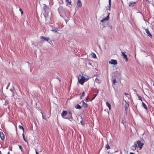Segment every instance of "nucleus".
<instances>
[{
    "label": "nucleus",
    "mask_w": 154,
    "mask_h": 154,
    "mask_svg": "<svg viewBox=\"0 0 154 154\" xmlns=\"http://www.w3.org/2000/svg\"><path fill=\"white\" fill-rule=\"evenodd\" d=\"M85 78L84 76H82V78L79 80V82L82 85L85 82Z\"/></svg>",
    "instance_id": "5"
},
{
    "label": "nucleus",
    "mask_w": 154,
    "mask_h": 154,
    "mask_svg": "<svg viewBox=\"0 0 154 154\" xmlns=\"http://www.w3.org/2000/svg\"><path fill=\"white\" fill-rule=\"evenodd\" d=\"M18 146H19L20 149L21 150V151H22L23 148L22 147V146L20 145H18Z\"/></svg>",
    "instance_id": "32"
},
{
    "label": "nucleus",
    "mask_w": 154,
    "mask_h": 154,
    "mask_svg": "<svg viewBox=\"0 0 154 154\" xmlns=\"http://www.w3.org/2000/svg\"><path fill=\"white\" fill-rule=\"evenodd\" d=\"M143 145L144 144L140 140H138L136 142H134V145L131 146V149L133 150H135L138 147L140 150L142 149Z\"/></svg>",
    "instance_id": "1"
},
{
    "label": "nucleus",
    "mask_w": 154,
    "mask_h": 154,
    "mask_svg": "<svg viewBox=\"0 0 154 154\" xmlns=\"http://www.w3.org/2000/svg\"><path fill=\"white\" fill-rule=\"evenodd\" d=\"M0 154H2V153H1V152L0 151Z\"/></svg>",
    "instance_id": "48"
},
{
    "label": "nucleus",
    "mask_w": 154,
    "mask_h": 154,
    "mask_svg": "<svg viewBox=\"0 0 154 154\" xmlns=\"http://www.w3.org/2000/svg\"><path fill=\"white\" fill-rule=\"evenodd\" d=\"M128 106H129V104H128V103H126L125 104V110L126 111L127 110L128 108Z\"/></svg>",
    "instance_id": "17"
},
{
    "label": "nucleus",
    "mask_w": 154,
    "mask_h": 154,
    "mask_svg": "<svg viewBox=\"0 0 154 154\" xmlns=\"http://www.w3.org/2000/svg\"><path fill=\"white\" fill-rule=\"evenodd\" d=\"M82 96H81V97H80V99H82Z\"/></svg>",
    "instance_id": "47"
},
{
    "label": "nucleus",
    "mask_w": 154,
    "mask_h": 154,
    "mask_svg": "<svg viewBox=\"0 0 154 154\" xmlns=\"http://www.w3.org/2000/svg\"><path fill=\"white\" fill-rule=\"evenodd\" d=\"M0 137L2 140H3L5 139V136L4 133L2 132H0Z\"/></svg>",
    "instance_id": "7"
},
{
    "label": "nucleus",
    "mask_w": 154,
    "mask_h": 154,
    "mask_svg": "<svg viewBox=\"0 0 154 154\" xmlns=\"http://www.w3.org/2000/svg\"><path fill=\"white\" fill-rule=\"evenodd\" d=\"M116 82V79H114L112 80V84H113L112 86H113V85H115V83Z\"/></svg>",
    "instance_id": "24"
},
{
    "label": "nucleus",
    "mask_w": 154,
    "mask_h": 154,
    "mask_svg": "<svg viewBox=\"0 0 154 154\" xmlns=\"http://www.w3.org/2000/svg\"><path fill=\"white\" fill-rule=\"evenodd\" d=\"M88 64L92 66V63H91L90 62H89L88 63Z\"/></svg>",
    "instance_id": "40"
},
{
    "label": "nucleus",
    "mask_w": 154,
    "mask_h": 154,
    "mask_svg": "<svg viewBox=\"0 0 154 154\" xmlns=\"http://www.w3.org/2000/svg\"><path fill=\"white\" fill-rule=\"evenodd\" d=\"M65 119H68L71 121H72L73 120V118L72 117V116H71V117H70L69 118L67 117L66 118H65Z\"/></svg>",
    "instance_id": "22"
},
{
    "label": "nucleus",
    "mask_w": 154,
    "mask_h": 154,
    "mask_svg": "<svg viewBox=\"0 0 154 154\" xmlns=\"http://www.w3.org/2000/svg\"><path fill=\"white\" fill-rule=\"evenodd\" d=\"M146 1H148V0H146Z\"/></svg>",
    "instance_id": "50"
},
{
    "label": "nucleus",
    "mask_w": 154,
    "mask_h": 154,
    "mask_svg": "<svg viewBox=\"0 0 154 154\" xmlns=\"http://www.w3.org/2000/svg\"><path fill=\"white\" fill-rule=\"evenodd\" d=\"M125 95H128V94L126 93H125L124 94Z\"/></svg>",
    "instance_id": "42"
},
{
    "label": "nucleus",
    "mask_w": 154,
    "mask_h": 154,
    "mask_svg": "<svg viewBox=\"0 0 154 154\" xmlns=\"http://www.w3.org/2000/svg\"><path fill=\"white\" fill-rule=\"evenodd\" d=\"M41 113L42 114L43 119H46V117L43 115L42 112H41Z\"/></svg>",
    "instance_id": "37"
},
{
    "label": "nucleus",
    "mask_w": 154,
    "mask_h": 154,
    "mask_svg": "<svg viewBox=\"0 0 154 154\" xmlns=\"http://www.w3.org/2000/svg\"><path fill=\"white\" fill-rule=\"evenodd\" d=\"M125 52H122V55L123 56V58L125 59L126 62L128 61V59L127 57V55L125 54Z\"/></svg>",
    "instance_id": "6"
},
{
    "label": "nucleus",
    "mask_w": 154,
    "mask_h": 154,
    "mask_svg": "<svg viewBox=\"0 0 154 154\" xmlns=\"http://www.w3.org/2000/svg\"><path fill=\"white\" fill-rule=\"evenodd\" d=\"M75 107L77 109H80L82 108V107L78 104H77L75 106Z\"/></svg>",
    "instance_id": "16"
},
{
    "label": "nucleus",
    "mask_w": 154,
    "mask_h": 154,
    "mask_svg": "<svg viewBox=\"0 0 154 154\" xmlns=\"http://www.w3.org/2000/svg\"><path fill=\"white\" fill-rule=\"evenodd\" d=\"M22 136L23 137V139L26 142H27V141H26V139L25 138V137H24V134L23 133L22 134Z\"/></svg>",
    "instance_id": "29"
},
{
    "label": "nucleus",
    "mask_w": 154,
    "mask_h": 154,
    "mask_svg": "<svg viewBox=\"0 0 154 154\" xmlns=\"http://www.w3.org/2000/svg\"><path fill=\"white\" fill-rule=\"evenodd\" d=\"M67 114V112L66 111H63L62 113L61 116L64 118V117L66 116Z\"/></svg>",
    "instance_id": "8"
},
{
    "label": "nucleus",
    "mask_w": 154,
    "mask_h": 154,
    "mask_svg": "<svg viewBox=\"0 0 154 154\" xmlns=\"http://www.w3.org/2000/svg\"><path fill=\"white\" fill-rule=\"evenodd\" d=\"M35 150L36 154H39L38 152L36 151V150L35 149Z\"/></svg>",
    "instance_id": "41"
},
{
    "label": "nucleus",
    "mask_w": 154,
    "mask_h": 154,
    "mask_svg": "<svg viewBox=\"0 0 154 154\" xmlns=\"http://www.w3.org/2000/svg\"><path fill=\"white\" fill-rule=\"evenodd\" d=\"M97 94H94L93 95V97H92V99L91 100H92L94 99H95V97H96V96H97Z\"/></svg>",
    "instance_id": "23"
},
{
    "label": "nucleus",
    "mask_w": 154,
    "mask_h": 154,
    "mask_svg": "<svg viewBox=\"0 0 154 154\" xmlns=\"http://www.w3.org/2000/svg\"><path fill=\"white\" fill-rule=\"evenodd\" d=\"M66 2L69 3V4L70 5L72 3V1L71 0H66Z\"/></svg>",
    "instance_id": "26"
},
{
    "label": "nucleus",
    "mask_w": 154,
    "mask_h": 154,
    "mask_svg": "<svg viewBox=\"0 0 154 154\" xmlns=\"http://www.w3.org/2000/svg\"><path fill=\"white\" fill-rule=\"evenodd\" d=\"M142 105H143V107L146 109L147 110V106H146V105L145 104V103L143 102H142Z\"/></svg>",
    "instance_id": "15"
},
{
    "label": "nucleus",
    "mask_w": 154,
    "mask_h": 154,
    "mask_svg": "<svg viewBox=\"0 0 154 154\" xmlns=\"http://www.w3.org/2000/svg\"><path fill=\"white\" fill-rule=\"evenodd\" d=\"M109 63L111 64L116 65L117 64L116 60L113 59H112L110 61H109Z\"/></svg>",
    "instance_id": "4"
},
{
    "label": "nucleus",
    "mask_w": 154,
    "mask_h": 154,
    "mask_svg": "<svg viewBox=\"0 0 154 154\" xmlns=\"http://www.w3.org/2000/svg\"><path fill=\"white\" fill-rule=\"evenodd\" d=\"M153 85L154 86V83L153 84Z\"/></svg>",
    "instance_id": "49"
},
{
    "label": "nucleus",
    "mask_w": 154,
    "mask_h": 154,
    "mask_svg": "<svg viewBox=\"0 0 154 154\" xmlns=\"http://www.w3.org/2000/svg\"><path fill=\"white\" fill-rule=\"evenodd\" d=\"M111 0H109V7L110 8V7H111Z\"/></svg>",
    "instance_id": "31"
},
{
    "label": "nucleus",
    "mask_w": 154,
    "mask_h": 154,
    "mask_svg": "<svg viewBox=\"0 0 154 154\" xmlns=\"http://www.w3.org/2000/svg\"><path fill=\"white\" fill-rule=\"evenodd\" d=\"M88 98H89V97L88 96H87L86 98V101H88Z\"/></svg>",
    "instance_id": "38"
},
{
    "label": "nucleus",
    "mask_w": 154,
    "mask_h": 154,
    "mask_svg": "<svg viewBox=\"0 0 154 154\" xmlns=\"http://www.w3.org/2000/svg\"><path fill=\"white\" fill-rule=\"evenodd\" d=\"M10 90L11 91V92H13V91H12V89H10Z\"/></svg>",
    "instance_id": "46"
},
{
    "label": "nucleus",
    "mask_w": 154,
    "mask_h": 154,
    "mask_svg": "<svg viewBox=\"0 0 154 154\" xmlns=\"http://www.w3.org/2000/svg\"><path fill=\"white\" fill-rule=\"evenodd\" d=\"M145 30L146 31V32L147 34L148 35L149 37H152V35L151 34V33H150V32L149 31L148 29V28L146 29H145Z\"/></svg>",
    "instance_id": "11"
},
{
    "label": "nucleus",
    "mask_w": 154,
    "mask_h": 154,
    "mask_svg": "<svg viewBox=\"0 0 154 154\" xmlns=\"http://www.w3.org/2000/svg\"><path fill=\"white\" fill-rule=\"evenodd\" d=\"M81 125H85V122L83 121V120H82L81 121Z\"/></svg>",
    "instance_id": "25"
},
{
    "label": "nucleus",
    "mask_w": 154,
    "mask_h": 154,
    "mask_svg": "<svg viewBox=\"0 0 154 154\" xmlns=\"http://www.w3.org/2000/svg\"><path fill=\"white\" fill-rule=\"evenodd\" d=\"M85 95V92H83L82 94V97H84Z\"/></svg>",
    "instance_id": "33"
},
{
    "label": "nucleus",
    "mask_w": 154,
    "mask_h": 154,
    "mask_svg": "<svg viewBox=\"0 0 154 154\" xmlns=\"http://www.w3.org/2000/svg\"><path fill=\"white\" fill-rule=\"evenodd\" d=\"M130 154H134V153L133 152H130Z\"/></svg>",
    "instance_id": "44"
},
{
    "label": "nucleus",
    "mask_w": 154,
    "mask_h": 154,
    "mask_svg": "<svg viewBox=\"0 0 154 154\" xmlns=\"http://www.w3.org/2000/svg\"><path fill=\"white\" fill-rule=\"evenodd\" d=\"M60 30L59 27H52L51 31L54 32L55 33L57 32L58 31H59Z\"/></svg>",
    "instance_id": "2"
},
{
    "label": "nucleus",
    "mask_w": 154,
    "mask_h": 154,
    "mask_svg": "<svg viewBox=\"0 0 154 154\" xmlns=\"http://www.w3.org/2000/svg\"><path fill=\"white\" fill-rule=\"evenodd\" d=\"M40 38H41L42 39H44V40L46 41L47 42H48V41L49 40V38H46L44 36H42L41 37H40Z\"/></svg>",
    "instance_id": "13"
},
{
    "label": "nucleus",
    "mask_w": 154,
    "mask_h": 154,
    "mask_svg": "<svg viewBox=\"0 0 154 154\" xmlns=\"http://www.w3.org/2000/svg\"><path fill=\"white\" fill-rule=\"evenodd\" d=\"M77 4L79 8H81L82 6V3L80 0H78L77 2Z\"/></svg>",
    "instance_id": "10"
},
{
    "label": "nucleus",
    "mask_w": 154,
    "mask_h": 154,
    "mask_svg": "<svg viewBox=\"0 0 154 154\" xmlns=\"http://www.w3.org/2000/svg\"><path fill=\"white\" fill-rule=\"evenodd\" d=\"M18 128H19L20 129H22L23 130V132H24V128H23V127L20 125H19V126H18Z\"/></svg>",
    "instance_id": "21"
},
{
    "label": "nucleus",
    "mask_w": 154,
    "mask_h": 154,
    "mask_svg": "<svg viewBox=\"0 0 154 154\" xmlns=\"http://www.w3.org/2000/svg\"><path fill=\"white\" fill-rule=\"evenodd\" d=\"M109 14H110L109 13H108V15H107V16L105 18H103L102 19L100 20V21L102 23H103L104 22V21H105V20L107 21V20H109Z\"/></svg>",
    "instance_id": "3"
},
{
    "label": "nucleus",
    "mask_w": 154,
    "mask_h": 154,
    "mask_svg": "<svg viewBox=\"0 0 154 154\" xmlns=\"http://www.w3.org/2000/svg\"><path fill=\"white\" fill-rule=\"evenodd\" d=\"M8 103L7 101H5L4 105H7L8 104Z\"/></svg>",
    "instance_id": "36"
},
{
    "label": "nucleus",
    "mask_w": 154,
    "mask_h": 154,
    "mask_svg": "<svg viewBox=\"0 0 154 154\" xmlns=\"http://www.w3.org/2000/svg\"><path fill=\"white\" fill-rule=\"evenodd\" d=\"M122 123L124 125H125V121H124V120L123 119H122Z\"/></svg>",
    "instance_id": "34"
},
{
    "label": "nucleus",
    "mask_w": 154,
    "mask_h": 154,
    "mask_svg": "<svg viewBox=\"0 0 154 154\" xmlns=\"http://www.w3.org/2000/svg\"><path fill=\"white\" fill-rule=\"evenodd\" d=\"M137 95L138 96V98H139V99L140 100H141V101H142V98L141 97V96H139V94L137 93Z\"/></svg>",
    "instance_id": "27"
},
{
    "label": "nucleus",
    "mask_w": 154,
    "mask_h": 154,
    "mask_svg": "<svg viewBox=\"0 0 154 154\" xmlns=\"http://www.w3.org/2000/svg\"><path fill=\"white\" fill-rule=\"evenodd\" d=\"M136 3V2H130L129 3V6L132 7L134 6V4Z\"/></svg>",
    "instance_id": "9"
},
{
    "label": "nucleus",
    "mask_w": 154,
    "mask_h": 154,
    "mask_svg": "<svg viewBox=\"0 0 154 154\" xmlns=\"http://www.w3.org/2000/svg\"><path fill=\"white\" fill-rule=\"evenodd\" d=\"M44 9L45 11H46L47 10H49V9L46 7H44Z\"/></svg>",
    "instance_id": "30"
},
{
    "label": "nucleus",
    "mask_w": 154,
    "mask_h": 154,
    "mask_svg": "<svg viewBox=\"0 0 154 154\" xmlns=\"http://www.w3.org/2000/svg\"><path fill=\"white\" fill-rule=\"evenodd\" d=\"M106 148L107 149H110V147L109 146V145L108 144H107L105 146Z\"/></svg>",
    "instance_id": "28"
},
{
    "label": "nucleus",
    "mask_w": 154,
    "mask_h": 154,
    "mask_svg": "<svg viewBox=\"0 0 154 154\" xmlns=\"http://www.w3.org/2000/svg\"><path fill=\"white\" fill-rule=\"evenodd\" d=\"M19 11H20L21 14H23V11H22V9H21V8H20L19 9Z\"/></svg>",
    "instance_id": "35"
},
{
    "label": "nucleus",
    "mask_w": 154,
    "mask_h": 154,
    "mask_svg": "<svg viewBox=\"0 0 154 154\" xmlns=\"http://www.w3.org/2000/svg\"><path fill=\"white\" fill-rule=\"evenodd\" d=\"M7 154H10L9 151L8 152Z\"/></svg>",
    "instance_id": "45"
},
{
    "label": "nucleus",
    "mask_w": 154,
    "mask_h": 154,
    "mask_svg": "<svg viewBox=\"0 0 154 154\" xmlns=\"http://www.w3.org/2000/svg\"><path fill=\"white\" fill-rule=\"evenodd\" d=\"M108 27L110 28L111 29H112V26L111 25H109V26H108Z\"/></svg>",
    "instance_id": "39"
},
{
    "label": "nucleus",
    "mask_w": 154,
    "mask_h": 154,
    "mask_svg": "<svg viewBox=\"0 0 154 154\" xmlns=\"http://www.w3.org/2000/svg\"><path fill=\"white\" fill-rule=\"evenodd\" d=\"M91 55L92 57L93 58H95L96 57V54L94 53H92L91 54Z\"/></svg>",
    "instance_id": "20"
},
{
    "label": "nucleus",
    "mask_w": 154,
    "mask_h": 154,
    "mask_svg": "<svg viewBox=\"0 0 154 154\" xmlns=\"http://www.w3.org/2000/svg\"><path fill=\"white\" fill-rule=\"evenodd\" d=\"M68 116L69 117H71L72 116V114L71 112V111H68V113L67 112Z\"/></svg>",
    "instance_id": "19"
},
{
    "label": "nucleus",
    "mask_w": 154,
    "mask_h": 154,
    "mask_svg": "<svg viewBox=\"0 0 154 154\" xmlns=\"http://www.w3.org/2000/svg\"><path fill=\"white\" fill-rule=\"evenodd\" d=\"M110 7H109V10L110 11V8H109Z\"/></svg>",
    "instance_id": "43"
},
{
    "label": "nucleus",
    "mask_w": 154,
    "mask_h": 154,
    "mask_svg": "<svg viewBox=\"0 0 154 154\" xmlns=\"http://www.w3.org/2000/svg\"><path fill=\"white\" fill-rule=\"evenodd\" d=\"M95 81L98 84H100V81L99 79L97 78H96L95 79Z\"/></svg>",
    "instance_id": "18"
},
{
    "label": "nucleus",
    "mask_w": 154,
    "mask_h": 154,
    "mask_svg": "<svg viewBox=\"0 0 154 154\" xmlns=\"http://www.w3.org/2000/svg\"><path fill=\"white\" fill-rule=\"evenodd\" d=\"M106 106L108 107L109 109L110 110L111 109V106L110 103L108 102H106Z\"/></svg>",
    "instance_id": "14"
},
{
    "label": "nucleus",
    "mask_w": 154,
    "mask_h": 154,
    "mask_svg": "<svg viewBox=\"0 0 154 154\" xmlns=\"http://www.w3.org/2000/svg\"><path fill=\"white\" fill-rule=\"evenodd\" d=\"M82 106L85 108H87L88 107V104L85 103L83 100H82Z\"/></svg>",
    "instance_id": "12"
}]
</instances>
